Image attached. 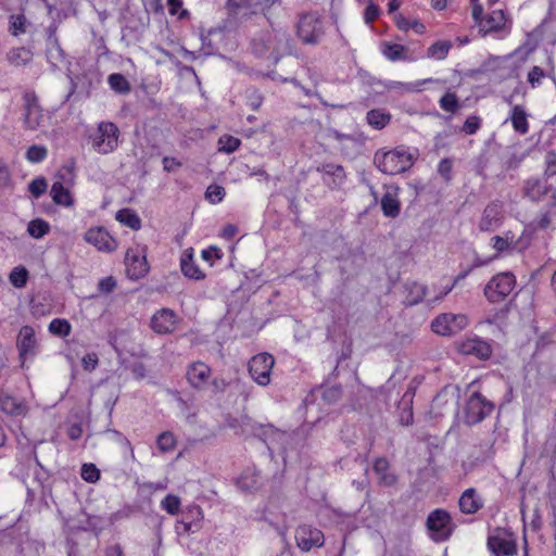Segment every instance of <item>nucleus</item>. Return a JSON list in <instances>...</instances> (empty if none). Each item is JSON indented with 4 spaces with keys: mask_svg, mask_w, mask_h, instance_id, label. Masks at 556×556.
I'll return each mask as SVG.
<instances>
[{
    "mask_svg": "<svg viewBox=\"0 0 556 556\" xmlns=\"http://www.w3.org/2000/svg\"><path fill=\"white\" fill-rule=\"evenodd\" d=\"M414 155L404 148L377 152L375 155V163L378 168L388 175H397L409 169L414 164Z\"/></svg>",
    "mask_w": 556,
    "mask_h": 556,
    "instance_id": "f257e3e1",
    "label": "nucleus"
},
{
    "mask_svg": "<svg viewBox=\"0 0 556 556\" xmlns=\"http://www.w3.org/2000/svg\"><path fill=\"white\" fill-rule=\"evenodd\" d=\"M119 130L112 122H101L89 135L92 149L99 154H109L118 147Z\"/></svg>",
    "mask_w": 556,
    "mask_h": 556,
    "instance_id": "f03ea898",
    "label": "nucleus"
},
{
    "mask_svg": "<svg viewBox=\"0 0 556 556\" xmlns=\"http://www.w3.org/2000/svg\"><path fill=\"white\" fill-rule=\"evenodd\" d=\"M426 527L433 541L443 542L450 539L456 526L447 510L437 508L428 515Z\"/></svg>",
    "mask_w": 556,
    "mask_h": 556,
    "instance_id": "7ed1b4c3",
    "label": "nucleus"
},
{
    "mask_svg": "<svg viewBox=\"0 0 556 556\" xmlns=\"http://www.w3.org/2000/svg\"><path fill=\"white\" fill-rule=\"evenodd\" d=\"M468 318L464 314L442 313L431 321V330L442 337H452L464 330Z\"/></svg>",
    "mask_w": 556,
    "mask_h": 556,
    "instance_id": "20e7f679",
    "label": "nucleus"
},
{
    "mask_svg": "<svg viewBox=\"0 0 556 556\" xmlns=\"http://www.w3.org/2000/svg\"><path fill=\"white\" fill-rule=\"evenodd\" d=\"M296 33L304 43L315 45L325 34L321 17L316 13L303 14L298 23Z\"/></svg>",
    "mask_w": 556,
    "mask_h": 556,
    "instance_id": "39448f33",
    "label": "nucleus"
},
{
    "mask_svg": "<svg viewBox=\"0 0 556 556\" xmlns=\"http://www.w3.org/2000/svg\"><path fill=\"white\" fill-rule=\"evenodd\" d=\"M516 286L515 276L511 273H501L494 276L484 288V295L492 303L504 301Z\"/></svg>",
    "mask_w": 556,
    "mask_h": 556,
    "instance_id": "423d86ee",
    "label": "nucleus"
},
{
    "mask_svg": "<svg viewBox=\"0 0 556 556\" xmlns=\"http://www.w3.org/2000/svg\"><path fill=\"white\" fill-rule=\"evenodd\" d=\"M488 547L496 556H514L516 554V536L504 528L494 529L488 538Z\"/></svg>",
    "mask_w": 556,
    "mask_h": 556,
    "instance_id": "0eeeda50",
    "label": "nucleus"
},
{
    "mask_svg": "<svg viewBox=\"0 0 556 556\" xmlns=\"http://www.w3.org/2000/svg\"><path fill=\"white\" fill-rule=\"evenodd\" d=\"M125 265L127 275L131 279H139L149 271L147 262V248L142 244L135 243L128 248L125 255Z\"/></svg>",
    "mask_w": 556,
    "mask_h": 556,
    "instance_id": "6e6552de",
    "label": "nucleus"
},
{
    "mask_svg": "<svg viewBox=\"0 0 556 556\" xmlns=\"http://www.w3.org/2000/svg\"><path fill=\"white\" fill-rule=\"evenodd\" d=\"M523 195L532 202L546 201L548 205L556 206V190L545 180L529 178L523 185Z\"/></svg>",
    "mask_w": 556,
    "mask_h": 556,
    "instance_id": "1a4fd4ad",
    "label": "nucleus"
},
{
    "mask_svg": "<svg viewBox=\"0 0 556 556\" xmlns=\"http://www.w3.org/2000/svg\"><path fill=\"white\" fill-rule=\"evenodd\" d=\"M275 365L273 355L260 353L253 356L249 362V372L252 379L262 387L270 383V374Z\"/></svg>",
    "mask_w": 556,
    "mask_h": 556,
    "instance_id": "9d476101",
    "label": "nucleus"
},
{
    "mask_svg": "<svg viewBox=\"0 0 556 556\" xmlns=\"http://www.w3.org/2000/svg\"><path fill=\"white\" fill-rule=\"evenodd\" d=\"M494 405L483 397L480 393L475 392L467 401L465 408V420L468 425H476L482 421L492 413Z\"/></svg>",
    "mask_w": 556,
    "mask_h": 556,
    "instance_id": "9b49d317",
    "label": "nucleus"
},
{
    "mask_svg": "<svg viewBox=\"0 0 556 556\" xmlns=\"http://www.w3.org/2000/svg\"><path fill=\"white\" fill-rule=\"evenodd\" d=\"M83 238L100 252L111 253L118 248L117 240L104 227H91L84 233Z\"/></svg>",
    "mask_w": 556,
    "mask_h": 556,
    "instance_id": "f8f14e48",
    "label": "nucleus"
},
{
    "mask_svg": "<svg viewBox=\"0 0 556 556\" xmlns=\"http://www.w3.org/2000/svg\"><path fill=\"white\" fill-rule=\"evenodd\" d=\"M528 243H521V237L517 238L511 230L504 232L502 236H493L490 239L491 248L496 252L492 257L498 258L503 254H510L515 251L523 250Z\"/></svg>",
    "mask_w": 556,
    "mask_h": 556,
    "instance_id": "ddd939ff",
    "label": "nucleus"
},
{
    "mask_svg": "<svg viewBox=\"0 0 556 556\" xmlns=\"http://www.w3.org/2000/svg\"><path fill=\"white\" fill-rule=\"evenodd\" d=\"M504 220V208L501 202H491L482 212L478 228L480 231H494L501 227Z\"/></svg>",
    "mask_w": 556,
    "mask_h": 556,
    "instance_id": "4468645a",
    "label": "nucleus"
},
{
    "mask_svg": "<svg viewBox=\"0 0 556 556\" xmlns=\"http://www.w3.org/2000/svg\"><path fill=\"white\" fill-rule=\"evenodd\" d=\"M295 540L301 551L307 553L324 544V534L320 530L311 526H301L296 529Z\"/></svg>",
    "mask_w": 556,
    "mask_h": 556,
    "instance_id": "2eb2a0df",
    "label": "nucleus"
},
{
    "mask_svg": "<svg viewBox=\"0 0 556 556\" xmlns=\"http://www.w3.org/2000/svg\"><path fill=\"white\" fill-rule=\"evenodd\" d=\"M177 315L168 308L157 311L151 318V328L159 334H167L175 331L178 324Z\"/></svg>",
    "mask_w": 556,
    "mask_h": 556,
    "instance_id": "dca6fc26",
    "label": "nucleus"
},
{
    "mask_svg": "<svg viewBox=\"0 0 556 556\" xmlns=\"http://www.w3.org/2000/svg\"><path fill=\"white\" fill-rule=\"evenodd\" d=\"M16 346L18 349L20 357L23 361L35 356L37 339L33 327L24 326L21 328L17 334Z\"/></svg>",
    "mask_w": 556,
    "mask_h": 556,
    "instance_id": "f3484780",
    "label": "nucleus"
},
{
    "mask_svg": "<svg viewBox=\"0 0 556 556\" xmlns=\"http://www.w3.org/2000/svg\"><path fill=\"white\" fill-rule=\"evenodd\" d=\"M24 125L27 129L36 130L43 126L45 117L35 97L25 96Z\"/></svg>",
    "mask_w": 556,
    "mask_h": 556,
    "instance_id": "a211bd4d",
    "label": "nucleus"
},
{
    "mask_svg": "<svg viewBox=\"0 0 556 556\" xmlns=\"http://www.w3.org/2000/svg\"><path fill=\"white\" fill-rule=\"evenodd\" d=\"M479 28L486 34L508 31L507 17L502 10H495L489 13L479 22Z\"/></svg>",
    "mask_w": 556,
    "mask_h": 556,
    "instance_id": "6ab92c4d",
    "label": "nucleus"
},
{
    "mask_svg": "<svg viewBox=\"0 0 556 556\" xmlns=\"http://www.w3.org/2000/svg\"><path fill=\"white\" fill-rule=\"evenodd\" d=\"M211 368L202 362H195L188 367L187 379L197 389H204L211 379Z\"/></svg>",
    "mask_w": 556,
    "mask_h": 556,
    "instance_id": "aec40b11",
    "label": "nucleus"
},
{
    "mask_svg": "<svg viewBox=\"0 0 556 556\" xmlns=\"http://www.w3.org/2000/svg\"><path fill=\"white\" fill-rule=\"evenodd\" d=\"M397 186H387L386 192L381 199V210L388 217H396L400 214V201H399Z\"/></svg>",
    "mask_w": 556,
    "mask_h": 556,
    "instance_id": "412c9836",
    "label": "nucleus"
},
{
    "mask_svg": "<svg viewBox=\"0 0 556 556\" xmlns=\"http://www.w3.org/2000/svg\"><path fill=\"white\" fill-rule=\"evenodd\" d=\"M458 505L463 514L472 515L482 508L483 501L476 489L469 488L462 493Z\"/></svg>",
    "mask_w": 556,
    "mask_h": 556,
    "instance_id": "4be33fe9",
    "label": "nucleus"
},
{
    "mask_svg": "<svg viewBox=\"0 0 556 556\" xmlns=\"http://www.w3.org/2000/svg\"><path fill=\"white\" fill-rule=\"evenodd\" d=\"M380 52L387 60L391 62L414 61V59L408 54V48L400 43L382 41L380 43Z\"/></svg>",
    "mask_w": 556,
    "mask_h": 556,
    "instance_id": "5701e85b",
    "label": "nucleus"
},
{
    "mask_svg": "<svg viewBox=\"0 0 556 556\" xmlns=\"http://www.w3.org/2000/svg\"><path fill=\"white\" fill-rule=\"evenodd\" d=\"M0 407L4 413L15 416L25 415L27 412V406L24 401L8 393L0 395Z\"/></svg>",
    "mask_w": 556,
    "mask_h": 556,
    "instance_id": "b1692460",
    "label": "nucleus"
},
{
    "mask_svg": "<svg viewBox=\"0 0 556 556\" xmlns=\"http://www.w3.org/2000/svg\"><path fill=\"white\" fill-rule=\"evenodd\" d=\"M462 351L465 354L475 355L481 359L488 358L491 355L490 345L478 338L466 340L462 344Z\"/></svg>",
    "mask_w": 556,
    "mask_h": 556,
    "instance_id": "393cba45",
    "label": "nucleus"
},
{
    "mask_svg": "<svg viewBox=\"0 0 556 556\" xmlns=\"http://www.w3.org/2000/svg\"><path fill=\"white\" fill-rule=\"evenodd\" d=\"M53 202L58 205L70 207L74 204L71 191L62 182L55 181L50 190Z\"/></svg>",
    "mask_w": 556,
    "mask_h": 556,
    "instance_id": "a878e982",
    "label": "nucleus"
},
{
    "mask_svg": "<svg viewBox=\"0 0 556 556\" xmlns=\"http://www.w3.org/2000/svg\"><path fill=\"white\" fill-rule=\"evenodd\" d=\"M181 271L188 278L200 280L204 278L202 270L195 265L192 252L186 251L180 262Z\"/></svg>",
    "mask_w": 556,
    "mask_h": 556,
    "instance_id": "bb28decb",
    "label": "nucleus"
},
{
    "mask_svg": "<svg viewBox=\"0 0 556 556\" xmlns=\"http://www.w3.org/2000/svg\"><path fill=\"white\" fill-rule=\"evenodd\" d=\"M237 485L245 492L256 490L260 486V476L255 470L247 469L237 478Z\"/></svg>",
    "mask_w": 556,
    "mask_h": 556,
    "instance_id": "cd10ccee",
    "label": "nucleus"
},
{
    "mask_svg": "<svg viewBox=\"0 0 556 556\" xmlns=\"http://www.w3.org/2000/svg\"><path fill=\"white\" fill-rule=\"evenodd\" d=\"M406 291L407 294L405 298V303L413 306L420 303L425 299L427 287L418 282H412L406 286Z\"/></svg>",
    "mask_w": 556,
    "mask_h": 556,
    "instance_id": "c85d7f7f",
    "label": "nucleus"
},
{
    "mask_svg": "<svg viewBox=\"0 0 556 556\" xmlns=\"http://www.w3.org/2000/svg\"><path fill=\"white\" fill-rule=\"evenodd\" d=\"M510 121L516 131L525 135L528 132L529 125L527 119V113L520 105H515L511 110Z\"/></svg>",
    "mask_w": 556,
    "mask_h": 556,
    "instance_id": "c756f323",
    "label": "nucleus"
},
{
    "mask_svg": "<svg viewBox=\"0 0 556 556\" xmlns=\"http://www.w3.org/2000/svg\"><path fill=\"white\" fill-rule=\"evenodd\" d=\"M116 220L121 224L131 228L132 230H139L141 228V219L136 212L130 208H123L116 213Z\"/></svg>",
    "mask_w": 556,
    "mask_h": 556,
    "instance_id": "7c9ffc66",
    "label": "nucleus"
},
{
    "mask_svg": "<svg viewBox=\"0 0 556 556\" xmlns=\"http://www.w3.org/2000/svg\"><path fill=\"white\" fill-rule=\"evenodd\" d=\"M29 22L24 14H12L9 17V33L18 37L27 31Z\"/></svg>",
    "mask_w": 556,
    "mask_h": 556,
    "instance_id": "2f4dec72",
    "label": "nucleus"
},
{
    "mask_svg": "<svg viewBox=\"0 0 556 556\" xmlns=\"http://www.w3.org/2000/svg\"><path fill=\"white\" fill-rule=\"evenodd\" d=\"M452 48L451 41L439 40L431 45L427 50V58L437 61L444 60Z\"/></svg>",
    "mask_w": 556,
    "mask_h": 556,
    "instance_id": "473e14b6",
    "label": "nucleus"
},
{
    "mask_svg": "<svg viewBox=\"0 0 556 556\" xmlns=\"http://www.w3.org/2000/svg\"><path fill=\"white\" fill-rule=\"evenodd\" d=\"M389 463L384 458H379L374 464V470L379 476L380 483L390 486L395 483L394 475L388 472Z\"/></svg>",
    "mask_w": 556,
    "mask_h": 556,
    "instance_id": "72a5a7b5",
    "label": "nucleus"
},
{
    "mask_svg": "<svg viewBox=\"0 0 556 556\" xmlns=\"http://www.w3.org/2000/svg\"><path fill=\"white\" fill-rule=\"evenodd\" d=\"M366 118L370 126L376 129H382L389 124L391 115L384 110L375 109L367 113Z\"/></svg>",
    "mask_w": 556,
    "mask_h": 556,
    "instance_id": "f704fd0d",
    "label": "nucleus"
},
{
    "mask_svg": "<svg viewBox=\"0 0 556 556\" xmlns=\"http://www.w3.org/2000/svg\"><path fill=\"white\" fill-rule=\"evenodd\" d=\"M50 231V225L42 218H36L28 223L27 232L35 239H40L48 235Z\"/></svg>",
    "mask_w": 556,
    "mask_h": 556,
    "instance_id": "c9c22d12",
    "label": "nucleus"
},
{
    "mask_svg": "<svg viewBox=\"0 0 556 556\" xmlns=\"http://www.w3.org/2000/svg\"><path fill=\"white\" fill-rule=\"evenodd\" d=\"M31 56L33 54L30 50L24 47L14 48L8 53L9 62L16 66L28 63L31 60Z\"/></svg>",
    "mask_w": 556,
    "mask_h": 556,
    "instance_id": "e433bc0d",
    "label": "nucleus"
},
{
    "mask_svg": "<svg viewBox=\"0 0 556 556\" xmlns=\"http://www.w3.org/2000/svg\"><path fill=\"white\" fill-rule=\"evenodd\" d=\"M188 514L193 518L192 521H182L181 526L187 532H195L200 529V522L203 519V511L199 506H192L188 509Z\"/></svg>",
    "mask_w": 556,
    "mask_h": 556,
    "instance_id": "4c0bfd02",
    "label": "nucleus"
},
{
    "mask_svg": "<svg viewBox=\"0 0 556 556\" xmlns=\"http://www.w3.org/2000/svg\"><path fill=\"white\" fill-rule=\"evenodd\" d=\"M9 280L13 287L24 288L28 280V270L23 266H16L11 270Z\"/></svg>",
    "mask_w": 556,
    "mask_h": 556,
    "instance_id": "58836bf2",
    "label": "nucleus"
},
{
    "mask_svg": "<svg viewBox=\"0 0 556 556\" xmlns=\"http://www.w3.org/2000/svg\"><path fill=\"white\" fill-rule=\"evenodd\" d=\"M110 87L119 93H127L130 91V85L128 80L122 74H111L108 78Z\"/></svg>",
    "mask_w": 556,
    "mask_h": 556,
    "instance_id": "ea45409f",
    "label": "nucleus"
},
{
    "mask_svg": "<svg viewBox=\"0 0 556 556\" xmlns=\"http://www.w3.org/2000/svg\"><path fill=\"white\" fill-rule=\"evenodd\" d=\"M395 23L401 30L414 29L417 34H424L426 30V27L422 23L418 21L409 22L402 14H397L395 16Z\"/></svg>",
    "mask_w": 556,
    "mask_h": 556,
    "instance_id": "a19ab883",
    "label": "nucleus"
},
{
    "mask_svg": "<svg viewBox=\"0 0 556 556\" xmlns=\"http://www.w3.org/2000/svg\"><path fill=\"white\" fill-rule=\"evenodd\" d=\"M240 144V139L230 135H224L218 140V150L225 153H232L238 150Z\"/></svg>",
    "mask_w": 556,
    "mask_h": 556,
    "instance_id": "79ce46f5",
    "label": "nucleus"
},
{
    "mask_svg": "<svg viewBox=\"0 0 556 556\" xmlns=\"http://www.w3.org/2000/svg\"><path fill=\"white\" fill-rule=\"evenodd\" d=\"M156 444L161 452H172L176 446V438L172 432L165 431L157 437Z\"/></svg>",
    "mask_w": 556,
    "mask_h": 556,
    "instance_id": "37998d69",
    "label": "nucleus"
},
{
    "mask_svg": "<svg viewBox=\"0 0 556 556\" xmlns=\"http://www.w3.org/2000/svg\"><path fill=\"white\" fill-rule=\"evenodd\" d=\"M71 329V324L66 319L55 318L49 324V331L60 337H67Z\"/></svg>",
    "mask_w": 556,
    "mask_h": 556,
    "instance_id": "c03bdc74",
    "label": "nucleus"
},
{
    "mask_svg": "<svg viewBox=\"0 0 556 556\" xmlns=\"http://www.w3.org/2000/svg\"><path fill=\"white\" fill-rule=\"evenodd\" d=\"M181 502L176 495L168 494L161 501V507L169 515H177L180 510Z\"/></svg>",
    "mask_w": 556,
    "mask_h": 556,
    "instance_id": "a18cd8bd",
    "label": "nucleus"
},
{
    "mask_svg": "<svg viewBox=\"0 0 556 556\" xmlns=\"http://www.w3.org/2000/svg\"><path fill=\"white\" fill-rule=\"evenodd\" d=\"M48 155V150L43 146L34 144L26 151V159L30 163L42 162Z\"/></svg>",
    "mask_w": 556,
    "mask_h": 556,
    "instance_id": "49530a36",
    "label": "nucleus"
},
{
    "mask_svg": "<svg viewBox=\"0 0 556 556\" xmlns=\"http://www.w3.org/2000/svg\"><path fill=\"white\" fill-rule=\"evenodd\" d=\"M440 106L445 112L454 113L459 106L456 94L453 92H446L440 99Z\"/></svg>",
    "mask_w": 556,
    "mask_h": 556,
    "instance_id": "de8ad7c7",
    "label": "nucleus"
},
{
    "mask_svg": "<svg viewBox=\"0 0 556 556\" xmlns=\"http://www.w3.org/2000/svg\"><path fill=\"white\" fill-rule=\"evenodd\" d=\"M80 475L85 481L90 483H94L100 479V471L93 464H84Z\"/></svg>",
    "mask_w": 556,
    "mask_h": 556,
    "instance_id": "09e8293b",
    "label": "nucleus"
},
{
    "mask_svg": "<svg viewBox=\"0 0 556 556\" xmlns=\"http://www.w3.org/2000/svg\"><path fill=\"white\" fill-rule=\"evenodd\" d=\"M225 194H226L225 189L222 186H217V185H211L206 189V192H205L206 199L213 204L222 202Z\"/></svg>",
    "mask_w": 556,
    "mask_h": 556,
    "instance_id": "8fccbe9b",
    "label": "nucleus"
},
{
    "mask_svg": "<svg viewBox=\"0 0 556 556\" xmlns=\"http://www.w3.org/2000/svg\"><path fill=\"white\" fill-rule=\"evenodd\" d=\"M435 81H438V80L433 79V78H426V79H420V80H416L414 83H407V84L397 83V85L401 86L403 88V90H405L407 92H419V91H421L422 87L426 84L435 83Z\"/></svg>",
    "mask_w": 556,
    "mask_h": 556,
    "instance_id": "3c124183",
    "label": "nucleus"
},
{
    "mask_svg": "<svg viewBox=\"0 0 556 556\" xmlns=\"http://www.w3.org/2000/svg\"><path fill=\"white\" fill-rule=\"evenodd\" d=\"M47 187L45 178H36L29 184L28 190L35 198H39L47 191Z\"/></svg>",
    "mask_w": 556,
    "mask_h": 556,
    "instance_id": "603ef678",
    "label": "nucleus"
},
{
    "mask_svg": "<svg viewBox=\"0 0 556 556\" xmlns=\"http://www.w3.org/2000/svg\"><path fill=\"white\" fill-rule=\"evenodd\" d=\"M544 76L545 74L541 67L533 66L528 74V81L533 88H535L541 84Z\"/></svg>",
    "mask_w": 556,
    "mask_h": 556,
    "instance_id": "864d4df0",
    "label": "nucleus"
},
{
    "mask_svg": "<svg viewBox=\"0 0 556 556\" xmlns=\"http://www.w3.org/2000/svg\"><path fill=\"white\" fill-rule=\"evenodd\" d=\"M481 125V119L478 116H469L464 123L463 130L467 135L475 134Z\"/></svg>",
    "mask_w": 556,
    "mask_h": 556,
    "instance_id": "5fc2aeb1",
    "label": "nucleus"
},
{
    "mask_svg": "<svg viewBox=\"0 0 556 556\" xmlns=\"http://www.w3.org/2000/svg\"><path fill=\"white\" fill-rule=\"evenodd\" d=\"M99 358L96 353H88L81 358V365L85 370L92 371L97 368Z\"/></svg>",
    "mask_w": 556,
    "mask_h": 556,
    "instance_id": "6e6d98bb",
    "label": "nucleus"
},
{
    "mask_svg": "<svg viewBox=\"0 0 556 556\" xmlns=\"http://www.w3.org/2000/svg\"><path fill=\"white\" fill-rule=\"evenodd\" d=\"M380 10L371 1L364 12V20L367 24L372 23L379 16Z\"/></svg>",
    "mask_w": 556,
    "mask_h": 556,
    "instance_id": "4d7b16f0",
    "label": "nucleus"
},
{
    "mask_svg": "<svg viewBox=\"0 0 556 556\" xmlns=\"http://www.w3.org/2000/svg\"><path fill=\"white\" fill-rule=\"evenodd\" d=\"M11 179V173L8 164L0 159V188L9 185Z\"/></svg>",
    "mask_w": 556,
    "mask_h": 556,
    "instance_id": "13d9d810",
    "label": "nucleus"
},
{
    "mask_svg": "<svg viewBox=\"0 0 556 556\" xmlns=\"http://www.w3.org/2000/svg\"><path fill=\"white\" fill-rule=\"evenodd\" d=\"M438 172L445 180H450L452 173V162L447 159L441 160L438 166Z\"/></svg>",
    "mask_w": 556,
    "mask_h": 556,
    "instance_id": "bf43d9fd",
    "label": "nucleus"
},
{
    "mask_svg": "<svg viewBox=\"0 0 556 556\" xmlns=\"http://www.w3.org/2000/svg\"><path fill=\"white\" fill-rule=\"evenodd\" d=\"M546 174L549 176L556 175V153L554 151L547 152L545 156Z\"/></svg>",
    "mask_w": 556,
    "mask_h": 556,
    "instance_id": "052dcab7",
    "label": "nucleus"
},
{
    "mask_svg": "<svg viewBox=\"0 0 556 556\" xmlns=\"http://www.w3.org/2000/svg\"><path fill=\"white\" fill-rule=\"evenodd\" d=\"M162 163H163V168L166 172H174L181 166V163L178 160H176L174 157H168V156H165L163 159Z\"/></svg>",
    "mask_w": 556,
    "mask_h": 556,
    "instance_id": "680f3d73",
    "label": "nucleus"
},
{
    "mask_svg": "<svg viewBox=\"0 0 556 556\" xmlns=\"http://www.w3.org/2000/svg\"><path fill=\"white\" fill-rule=\"evenodd\" d=\"M115 286H116V282L112 277H106V278L100 280V282H99V289L105 293L113 291Z\"/></svg>",
    "mask_w": 556,
    "mask_h": 556,
    "instance_id": "e2e57ef3",
    "label": "nucleus"
},
{
    "mask_svg": "<svg viewBox=\"0 0 556 556\" xmlns=\"http://www.w3.org/2000/svg\"><path fill=\"white\" fill-rule=\"evenodd\" d=\"M400 422L403 426H409L413 424V410L410 407L402 409L400 414Z\"/></svg>",
    "mask_w": 556,
    "mask_h": 556,
    "instance_id": "0e129e2a",
    "label": "nucleus"
},
{
    "mask_svg": "<svg viewBox=\"0 0 556 556\" xmlns=\"http://www.w3.org/2000/svg\"><path fill=\"white\" fill-rule=\"evenodd\" d=\"M132 375L136 379L141 380L147 376V368L142 363H136L131 367Z\"/></svg>",
    "mask_w": 556,
    "mask_h": 556,
    "instance_id": "69168bd1",
    "label": "nucleus"
},
{
    "mask_svg": "<svg viewBox=\"0 0 556 556\" xmlns=\"http://www.w3.org/2000/svg\"><path fill=\"white\" fill-rule=\"evenodd\" d=\"M202 257L205 261H212L213 258H219V250L215 247H211L202 251Z\"/></svg>",
    "mask_w": 556,
    "mask_h": 556,
    "instance_id": "338daca9",
    "label": "nucleus"
},
{
    "mask_svg": "<svg viewBox=\"0 0 556 556\" xmlns=\"http://www.w3.org/2000/svg\"><path fill=\"white\" fill-rule=\"evenodd\" d=\"M471 3H472V12H471L472 17H473L475 22L479 25V22L484 18V17H482L483 8L477 1L471 2Z\"/></svg>",
    "mask_w": 556,
    "mask_h": 556,
    "instance_id": "774afa93",
    "label": "nucleus"
}]
</instances>
